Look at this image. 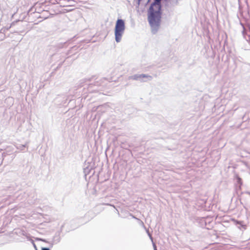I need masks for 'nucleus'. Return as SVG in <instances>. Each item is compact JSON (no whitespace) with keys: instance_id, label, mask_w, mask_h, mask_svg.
<instances>
[{"instance_id":"1","label":"nucleus","mask_w":250,"mask_h":250,"mask_svg":"<svg viewBox=\"0 0 250 250\" xmlns=\"http://www.w3.org/2000/svg\"><path fill=\"white\" fill-rule=\"evenodd\" d=\"M161 1V0H155L149 9L148 19L152 27L158 26L160 21Z\"/></svg>"},{"instance_id":"2","label":"nucleus","mask_w":250,"mask_h":250,"mask_svg":"<svg viewBox=\"0 0 250 250\" xmlns=\"http://www.w3.org/2000/svg\"><path fill=\"white\" fill-rule=\"evenodd\" d=\"M125 30V23L121 19H118L116 23L115 28V40L117 42H120Z\"/></svg>"},{"instance_id":"3","label":"nucleus","mask_w":250,"mask_h":250,"mask_svg":"<svg viewBox=\"0 0 250 250\" xmlns=\"http://www.w3.org/2000/svg\"><path fill=\"white\" fill-rule=\"evenodd\" d=\"M235 177L237 182V184L236 185V190L237 192H238V190L241 189V186L242 185L243 182L242 179L238 175H236Z\"/></svg>"},{"instance_id":"4","label":"nucleus","mask_w":250,"mask_h":250,"mask_svg":"<svg viewBox=\"0 0 250 250\" xmlns=\"http://www.w3.org/2000/svg\"><path fill=\"white\" fill-rule=\"evenodd\" d=\"M144 78H147L148 79H150L151 78V77L149 75H146L145 74H141L139 75L134 76V79L135 80H143Z\"/></svg>"},{"instance_id":"5","label":"nucleus","mask_w":250,"mask_h":250,"mask_svg":"<svg viewBox=\"0 0 250 250\" xmlns=\"http://www.w3.org/2000/svg\"><path fill=\"white\" fill-rule=\"evenodd\" d=\"M28 144L29 143L27 142L24 145H15V146L18 149L23 150L25 147L28 148Z\"/></svg>"},{"instance_id":"6","label":"nucleus","mask_w":250,"mask_h":250,"mask_svg":"<svg viewBox=\"0 0 250 250\" xmlns=\"http://www.w3.org/2000/svg\"><path fill=\"white\" fill-rule=\"evenodd\" d=\"M232 221L234 222V223H235V225H240L239 226H238V228L239 229H240L241 227L243 228L244 229H246V225H244L243 224V221H238L235 219H233Z\"/></svg>"},{"instance_id":"7","label":"nucleus","mask_w":250,"mask_h":250,"mask_svg":"<svg viewBox=\"0 0 250 250\" xmlns=\"http://www.w3.org/2000/svg\"><path fill=\"white\" fill-rule=\"evenodd\" d=\"M13 148L9 146L7 147L5 151L2 153V157H5L6 155H10V153L12 152Z\"/></svg>"},{"instance_id":"8","label":"nucleus","mask_w":250,"mask_h":250,"mask_svg":"<svg viewBox=\"0 0 250 250\" xmlns=\"http://www.w3.org/2000/svg\"><path fill=\"white\" fill-rule=\"evenodd\" d=\"M146 231L150 238V239L151 240V241H152V242H153V237L152 236V235L149 232L148 229H146Z\"/></svg>"},{"instance_id":"9","label":"nucleus","mask_w":250,"mask_h":250,"mask_svg":"<svg viewBox=\"0 0 250 250\" xmlns=\"http://www.w3.org/2000/svg\"><path fill=\"white\" fill-rule=\"evenodd\" d=\"M200 223H202V226L206 225V223L205 222V219L204 218H202L200 219Z\"/></svg>"},{"instance_id":"10","label":"nucleus","mask_w":250,"mask_h":250,"mask_svg":"<svg viewBox=\"0 0 250 250\" xmlns=\"http://www.w3.org/2000/svg\"><path fill=\"white\" fill-rule=\"evenodd\" d=\"M136 220L137 221H138V222H140V225H142L143 226H144V227L145 228V225H144V224L142 220H141L140 219H139V218H136Z\"/></svg>"},{"instance_id":"11","label":"nucleus","mask_w":250,"mask_h":250,"mask_svg":"<svg viewBox=\"0 0 250 250\" xmlns=\"http://www.w3.org/2000/svg\"><path fill=\"white\" fill-rule=\"evenodd\" d=\"M36 240L38 241H43L44 242H47V241L46 240L43 239L42 238H36Z\"/></svg>"},{"instance_id":"12","label":"nucleus","mask_w":250,"mask_h":250,"mask_svg":"<svg viewBox=\"0 0 250 250\" xmlns=\"http://www.w3.org/2000/svg\"><path fill=\"white\" fill-rule=\"evenodd\" d=\"M152 245H153V247L154 250H157L156 245L153 241L152 242Z\"/></svg>"},{"instance_id":"13","label":"nucleus","mask_w":250,"mask_h":250,"mask_svg":"<svg viewBox=\"0 0 250 250\" xmlns=\"http://www.w3.org/2000/svg\"><path fill=\"white\" fill-rule=\"evenodd\" d=\"M32 240V244H33V246H34V248H35L36 250H37V247H36V246L35 244L34 243V242L33 240Z\"/></svg>"},{"instance_id":"14","label":"nucleus","mask_w":250,"mask_h":250,"mask_svg":"<svg viewBox=\"0 0 250 250\" xmlns=\"http://www.w3.org/2000/svg\"><path fill=\"white\" fill-rule=\"evenodd\" d=\"M42 250H50V249L48 248H42Z\"/></svg>"},{"instance_id":"15","label":"nucleus","mask_w":250,"mask_h":250,"mask_svg":"<svg viewBox=\"0 0 250 250\" xmlns=\"http://www.w3.org/2000/svg\"><path fill=\"white\" fill-rule=\"evenodd\" d=\"M130 216H131L132 218H134L135 219H136V218H137V217H136L135 216H134L133 214H132L131 213L130 214Z\"/></svg>"},{"instance_id":"16","label":"nucleus","mask_w":250,"mask_h":250,"mask_svg":"<svg viewBox=\"0 0 250 250\" xmlns=\"http://www.w3.org/2000/svg\"><path fill=\"white\" fill-rule=\"evenodd\" d=\"M245 193H246V194H249V195H250V191H246V192H245Z\"/></svg>"}]
</instances>
